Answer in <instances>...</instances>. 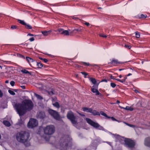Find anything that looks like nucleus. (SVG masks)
Returning a JSON list of instances; mask_svg holds the SVG:
<instances>
[{
    "mask_svg": "<svg viewBox=\"0 0 150 150\" xmlns=\"http://www.w3.org/2000/svg\"><path fill=\"white\" fill-rule=\"evenodd\" d=\"M13 106L20 116L23 115L27 111L31 110L33 107L32 101L27 99L23 101L21 103H16Z\"/></svg>",
    "mask_w": 150,
    "mask_h": 150,
    "instance_id": "obj_1",
    "label": "nucleus"
},
{
    "mask_svg": "<svg viewBox=\"0 0 150 150\" xmlns=\"http://www.w3.org/2000/svg\"><path fill=\"white\" fill-rule=\"evenodd\" d=\"M30 136L29 133L25 131H21L17 133L16 138L18 142L25 144L28 142Z\"/></svg>",
    "mask_w": 150,
    "mask_h": 150,
    "instance_id": "obj_2",
    "label": "nucleus"
},
{
    "mask_svg": "<svg viewBox=\"0 0 150 150\" xmlns=\"http://www.w3.org/2000/svg\"><path fill=\"white\" fill-rule=\"evenodd\" d=\"M69 137L64 136L62 137L59 141L60 148L61 150H69L71 146H69L68 139Z\"/></svg>",
    "mask_w": 150,
    "mask_h": 150,
    "instance_id": "obj_3",
    "label": "nucleus"
},
{
    "mask_svg": "<svg viewBox=\"0 0 150 150\" xmlns=\"http://www.w3.org/2000/svg\"><path fill=\"white\" fill-rule=\"evenodd\" d=\"M44 134L46 135H50L53 134L55 132V127L52 125L47 126L43 128Z\"/></svg>",
    "mask_w": 150,
    "mask_h": 150,
    "instance_id": "obj_4",
    "label": "nucleus"
},
{
    "mask_svg": "<svg viewBox=\"0 0 150 150\" xmlns=\"http://www.w3.org/2000/svg\"><path fill=\"white\" fill-rule=\"evenodd\" d=\"M48 112L49 114L54 119L57 120H59L60 119V116L57 112L50 109L48 110Z\"/></svg>",
    "mask_w": 150,
    "mask_h": 150,
    "instance_id": "obj_5",
    "label": "nucleus"
},
{
    "mask_svg": "<svg viewBox=\"0 0 150 150\" xmlns=\"http://www.w3.org/2000/svg\"><path fill=\"white\" fill-rule=\"evenodd\" d=\"M67 118L71 121L73 124L75 125L76 124L77 122L75 120L76 117L72 111L70 110L69 111L67 114Z\"/></svg>",
    "mask_w": 150,
    "mask_h": 150,
    "instance_id": "obj_6",
    "label": "nucleus"
},
{
    "mask_svg": "<svg viewBox=\"0 0 150 150\" xmlns=\"http://www.w3.org/2000/svg\"><path fill=\"white\" fill-rule=\"evenodd\" d=\"M124 142L125 146L129 148H133L135 146V142H134L129 139H125Z\"/></svg>",
    "mask_w": 150,
    "mask_h": 150,
    "instance_id": "obj_7",
    "label": "nucleus"
},
{
    "mask_svg": "<svg viewBox=\"0 0 150 150\" xmlns=\"http://www.w3.org/2000/svg\"><path fill=\"white\" fill-rule=\"evenodd\" d=\"M38 125V121L36 119L34 118H30L28 123V127L31 128L36 127Z\"/></svg>",
    "mask_w": 150,
    "mask_h": 150,
    "instance_id": "obj_8",
    "label": "nucleus"
},
{
    "mask_svg": "<svg viewBox=\"0 0 150 150\" xmlns=\"http://www.w3.org/2000/svg\"><path fill=\"white\" fill-rule=\"evenodd\" d=\"M86 120L87 123L96 128L100 127V125L98 123L93 121L90 119L86 118Z\"/></svg>",
    "mask_w": 150,
    "mask_h": 150,
    "instance_id": "obj_9",
    "label": "nucleus"
},
{
    "mask_svg": "<svg viewBox=\"0 0 150 150\" xmlns=\"http://www.w3.org/2000/svg\"><path fill=\"white\" fill-rule=\"evenodd\" d=\"M18 22L20 24L24 25L25 28L27 29H31L32 28V26L30 24L26 23L23 20L20 19H17Z\"/></svg>",
    "mask_w": 150,
    "mask_h": 150,
    "instance_id": "obj_10",
    "label": "nucleus"
},
{
    "mask_svg": "<svg viewBox=\"0 0 150 150\" xmlns=\"http://www.w3.org/2000/svg\"><path fill=\"white\" fill-rule=\"evenodd\" d=\"M122 63V62H119L117 59L114 58L112 59L111 61L108 63L109 64H111L114 66H118V64Z\"/></svg>",
    "mask_w": 150,
    "mask_h": 150,
    "instance_id": "obj_11",
    "label": "nucleus"
},
{
    "mask_svg": "<svg viewBox=\"0 0 150 150\" xmlns=\"http://www.w3.org/2000/svg\"><path fill=\"white\" fill-rule=\"evenodd\" d=\"M95 86L93 85L92 86V88H91V91L94 93H96V95H99L100 96H102V94L100 93L98 91V89L94 88Z\"/></svg>",
    "mask_w": 150,
    "mask_h": 150,
    "instance_id": "obj_12",
    "label": "nucleus"
},
{
    "mask_svg": "<svg viewBox=\"0 0 150 150\" xmlns=\"http://www.w3.org/2000/svg\"><path fill=\"white\" fill-rule=\"evenodd\" d=\"M100 114L102 115L107 117L108 119L111 118V120L113 121H117V120L115 118H114V117H110L108 116L103 111H100Z\"/></svg>",
    "mask_w": 150,
    "mask_h": 150,
    "instance_id": "obj_13",
    "label": "nucleus"
},
{
    "mask_svg": "<svg viewBox=\"0 0 150 150\" xmlns=\"http://www.w3.org/2000/svg\"><path fill=\"white\" fill-rule=\"evenodd\" d=\"M144 144L146 146L150 147V137L145 139L144 141Z\"/></svg>",
    "mask_w": 150,
    "mask_h": 150,
    "instance_id": "obj_14",
    "label": "nucleus"
},
{
    "mask_svg": "<svg viewBox=\"0 0 150 150\" xmlns=\"http://www.w3.org/2000/svg\"><path fill=\"white\" fill-rule=\"evenodd\" d=\"M45 114L44 112H40L38 114V117L39 118L41 119H43L45 117Z\"/></svg>",
    "mask_w": 150,
    "mask_h": 150,
    "instance_id": "obj_15",
    "label": "nucleus"
},
{
    "mask_svg": "<svg viewBox=\"0 0 150 150\" xmlns=\"http://www.w3.org/2000/svg\"><path fill=\"white\" fill-rule=\"evenodd\" d=\"M93 109L91 108H88L86 107H83L82 108V110L84 112H87L91 113Z\"/></svg>",
    "mask_w": 150,
    "mask_h": 150,
    "instance_id": "obj_16",
    "label": "nucleus"
},
{
    "mask_svg": "<svg viewBox=\"0 0 150 150\" xmlns=\"http://www.w3.org/2000/svg\"><path fill=\"white\" fill-rule=\"evenodd\" d=\"M120 107L121 109H123L127 110H129L130 111H132L134 110V108H133L129 106H126L125 108L121 106H120Z\"/></svg>",
    "mask_w": 150,
    "mask_h": 150,
    "instance_id": "obj_17",
    "label": "nucleus"
},
{
    "mask_svg": "<svg viewBox=\"0 0 150 150\" xmlns=\"http://www.w3.org/2000/svg\"><path fill=\"white\" fill-rule=\"evenodd\" d=\"M91 113L93 115H100V112H98L96 110H93L92 109Z\"/></svg>",
    "mask_w": 150,
    "mask_h": 150,
    "instance_id": "obj_18",
    "label": "nucleus"
},
{
    "mask_svg": "<svg viewBox=\"0 0 150 150\" xmlns=\"http://www.w3.org/2000/svg\"><path fill=\"white\" fill-rule=\"evenodd\" d=\"M21 71L23 74H28L30 75H31V72H29L28 71L24 69L21 70Z\"/></svg>",
    "mask_w": 150,
    "mask_h": 150,
    "instance_id": "obj_19",
    "label": "nucleus"
},
{
    "mask_svg": "<svg viewBox=\"0 0 150 150\" xmlns=\"http://www.w3.org/2000/svg\"><path fill=\"white\" fill-rule=\"evenodd\" d=\"M51 32V30L44 31H42V33L44 36H47L49 35Z\"/></svg>",
    "mask_w": 150,
    "mask_h": 150,
    "instance_id": "obj_20",
    "label": "nucleus"
},
{
    "mask_svg": "<svg viewBox=\"0 0 150 150\" xmlns=\"http://www.w3.org/2000/svg\"><path fill=\"white\" fill-rule=\"evenodd\" d=\"M34 62L36 63L37 67L38 68H41L43 66L42 64L40 62L34 61Z\"/></svg>",
    "mask_w": 150,
    "mask_h": 150,
    "instance_id": "obj_21",
    "label": "nucleus"
},
{
    "mask_svg": "<svg viewBox=\"0 0 150 150\" xmlns=\"http://www.w3.org/2000/svg\"><path fill=\"white\" fill-rule=\"evenodd\" d=\"M138 16L139 19H143L146 18L147 17V16L146 14L143 15L142 14L138 15Z\"/></svg>",
    "mask_w": 150,
    "mask_h": 150,
    "instance_id": "obj_22",
    "label": "nucleus"
},
{
    "mask_svg": "<svg viewBox=\"0 0 150 150\" xmlns=\"http://www.w3.org/2000/svg\"><path fill=\"white\" fill-rule=\"evenodd\" d=\"M26 61L29 63L30 62H34L35 61H34L33 59L30 57H26Z\"/></svg>",
    "mask_w": 150,
    "mask_h": 150,
    "instance_id": "obj_23",
    "label": "nucleus"
},
{
    "mask_svg": "<svg viewBox=\"0 0 150 150\" xmlns=\"http://www.w3.org/2000/svg\"><path fill=\"white\" fill-rule=\"evenodd\" d=\"M115 140L116 141H120L122 137L120 136L119 135L117 134L115 135Z\"/></svg>",
    "mask_w": 150,
    "mask_h": 150,
    "instance_id": "obj_24",
    "label": "nucleus"
},
{
    "mask_svg": "<svg viewBox=\"0 0 150 150\" xmlns=\"http://www.w3.org/2000/svg\"><path fill=\"white\" fill-rule=\"evenodd\" d=\"M3 123L7 127H9L11 126L10 122L7 120L4 121Z\"/></svg>",
    "mask_w": 150,
    "mask_h": 150,
    "instance_id": "obj_25",
    "label": "nucleus"
},
{
    "mask_svg": "<svg viewBox=\"0 0 150 150\" xmlns=\"http://www.w3.org/2000/svg\"><path fill=\"white\" fill-rule=\"evenodd\" d=\"M34 96L38 99L42 100L43 99V98L41 96L36 93H34Z\"/></svg>",
    "mask_w": 150,
    "mask_h": 150,
    "instance_id": "obj_26",
    "label": "nucleus"
},
{
    "mask_svg": "<svg viewBox=\"0 0 150 150\" xmlns=\"http://www.w3.org/2000/svg\"><path fill=\"white\" fill-rule=\"evenodd\" d=\"M53 105L56 107L57 108H60V105L58 102H56L54 103L53 104Z\"/></svg>",
    "mask_w": 150,
    "mask_h": 150,
    "instance_id": "obj_27",
    "label": "nucleus"
},
{
    "mask_svg": "<svg viewBox=\"0 0 150 150\" xmlns=\"http://www.w3.org/2000/svg\"><path fill=\"white\" fill-rule=\"evenodd\" d=\"M90 80L93 84H95L96 83L97 81L96 79L95 78H91L90 79Z\"/></svg>",
    "mask_w": 150,
    "mask_h": 150,
    "instance_id": "obj_28",
    "label": "nucleus"
},
{
    "mask_svg": "<svg viewBox=\"0 0 150 150\" xmlns=\"http://www.w3.org/2000/svg\"><path fill=\"white\" fill-rule=\"evenodd\" d=\"M17 57L23 58V59H25V57L24 55H23L19 53H18L17 54Z\"/></svg>",
    "mask_w": 150,
    "mask_h": 150,
    "instance_id": "obj_29",
    "label": "nucleus"
},
{
    "mask_svg": "<svg viewBox=\"0 0 150 150\" xmlns=\"http://www.w3.org/2000/svg\"><path fill=\"white\" fill-rule=\"evenodd\" d=\"M62 34H64V35H69V33L68 31L67 30H64L63 31V33Z\"/></svg>",
    "mask_w": 150,
    "mask_h": 150,
    "instance_id": "obj_30",
    "label": "nucleus"
},
{
    "mask_svg": "<svg viewBox=\"0 0 150 150\" xmlns=\"http://www.w3.org/2000/svg\"><path fill=\"white\" fill-rule=\"evenodd\" d=\"M135 36L137 38H139L140 37V33L137 31L135 32Z\"/></svg>",
    "mask_w": 150,
    "mask_h": 150,
    "instance_id": "obj_31",
    "label": "nucleus"
},
{
    "mask_svg": "<svg viewBox=\"0 0 150 150\" xmlns=\"http://www.w3.org/2000/svg\"><path fill=\"white\" fill-rule=\"evenodd\" d=\"M58 4L56 3L54 4H49L48 3L47 4V5L48 6H58Z\"/></svg>",
    "mask_w": 150,
    "mask_h": 150,
    "instance_id": "obj_32",
    "label": "nucleus"
},
{
    "mask_svg": "<svg viewBox=\"0 0 150 150\" xmlns=\"http://www.w3.org/2000/svg\"><path fill=\"white\" fill-rule=\"evenodd\" d=\"M64 30L62 28H59L58 29L57 31L61 34H62Z\"/></svg>",
    "mask_w": 150,
    "mask_h": 150,
    "instance_id": "obj_33",
    "label": "nucleus"
},
{
    "mask_svg": "<svg viewBox=\"0 0 150 150\" xmlns=\"http://www.w3.org/2000/svg\"><path fill=\"white\" fill-rule=\"evenodd\" d=\"M18 26L16 25H12L11 28V29L13 30L18 28Z\"/></svg>",
    "mask_w": 150,
    "mask_h": 150,
    "instance_id": "obj_34",
    "label": "nucleus"
},
{
    "mask_svg": "<svg viewBox=\"0 0 150 150\" xmlns=\"http://www.w3.org/2000/svg\"><path fill=\"white\" fill-rule=\"evenodd\" d=\"M81 73L84 75V77L86 78V76L88 75V73L85 72H81Z\"/></svg>",
    "mask_w": 150,
    "mask_h": 150,
    "instance_id": "obj_35",
    "label": "nucleus"
},
{
    "mask_svg": "<svg viewBox=\"0 0 150 150\" xmlns=\"http://www.w3.org/2000/svg\"><path fill=\"white\" fill-rule=\"evenodd\" d=\"M82 63L85 66H90L91 65L88 63L86 62H82Z\"/></svg>",
    "mask_w": 150,
    "mask_h": 150,
    "instance_id": "obj_36",
    "label": "nucleus"
},
{
    "mask_svg": "<svg viewBox=\"0 0 150 150\" xmlns=\"http://www.w3.org/2000/svg\"><path fill=\"white\" fill-rule=\"evenodd\" d=\"M8 92L11 95H14L15 94V93L13 91L9 90H8Z\"/></svg>",
    "mask_w": 150,
    "mask_h": 150,
    "instance_id": "obj_37",
    "label": "nucleus"
},
{
    "mask_svg": "<svg viewBox=\"0 0 150 150\" xmlns=\"http://www.w3.org/2000/svg\"><path fill=\"white\" fill-rule=\"evenodd\" d=\"M110 86L113 88H115L116 86V84L115 83L112 82L110 83Z\"/></svg>",
    "mask_w": 150,
    "mask_h": 150,
    "instance_id": "obj_38",
    "label": "nucleus"
},
{
    "mask_svg": "<svg viewBox=\"0 0 150 150\" xmlns=\"http://www.w3.org/2000/svg\"><path fill=\"white\" fill-rule=\"evenodd\" d=\"M124 47L126 48H127L128 49H130L131 47L130 46L128 45H125L124 46Z\"/></svg>",
    "mask_w": 150,
    "mask_h": 150,
    "instance_id": "obj_39",
    "label": "nucleus"
},
{
    "mask_svg": "<svg viewBox=\"0 0 150 150\" xmlns=\"http://www.w3.org/2000/svg\"><path fill=\"white\" fill-rule=\"evenodd\" d=\"M99 36L100 37H103V38H106L107 37V36L106 35H105L103 34H100L99 35Z\"/></svg>",
    "mask_w": 150,
    "mask_h": 150,
    "instance_id": "obj_40",
    "label": "nucleus"
},
{
    "mask_svg": "<svg viewBox=\"0 0 150 150\" xmlns=\"http://www.w3.org/2000/svg\"><path fill=\"white\" fill-rule=\"evenodd\" d=\"M15 83V82L13 81H11L10 82V84L12 86H14Z\"/></svg>",
    "mask_w": 150,
    "mask_h": 150,
    "instance_id": "obj_41",
    "label": "nucleus"
},
{
    "mask_svg": "<svg viewBox=\"0 0 150 150\" xmlns=\"http://www.w3.org/2000/svg\"><path fill=\"white\" fill-rule=\"evenodd\" d=\"M34 40H35V39H34V38L33 37H32V38H30L29 39V40L30 41V42H32V41H34Z\"/></svg>",
    "mask_w": 150,
    "mask_h": 150,
    "instance_id": "obj_42",
    "label": "nucleus"
},
{
    "mask_svg": "<svg viewBox=\"0 0 150 150\" xmlns=\"http://www.w3.org/2000/svg\"><path fill=\"white\" fill-rule=\"evenodd\" d=\"M108 82V80H107L105 79H103L102 80L100 81V82Z\"/></svg>",
    "mask_w": 150,
    "mask_h": 150,
    "instance_id": "obj_43",
    "label": "nucleus"
},
{
    "mask_svg": "<svg viewBox=\"0 0 150 150\" xmlns=\"http://www.w3.org/2000/svg\"><path fill=\"white\" fill-rule=\"evenodd\" d=\"M84 24H85V25H86V26H90V23L88 22H85L84 23Z\"/></svg>",
    "mask_w": 150,
    "mask_h": 150,
    "instance_id": "obj_44",
    "label": "nucleus"
},
{
    "mask_svg": "<svg viewBox=\"0 0 150 150\" xmlns=\"http://www.w3.org/2000/svg\"><path fill=\"white\" fill-rule=\"evenodd\" d=\"M43 61L45 63H46L48 62V60L47 59L45 58H44L43 59Z\"/></svg>",
    "mask_w": 150,
    "mask_h": 150,
    "instance_id": "obj_45",
    "label": "nucleus"
},
{
    "mask_svg": "<svg viewBox=\"0 0 150 150\" xmlns=\"http://www.w3.org/2000/svg\"><path fill=\"white\" fill-rule=\"evenodd\" d=\"M3 96V93L0 90V97H2Z\"/></svg>",
    "mask_w": 150,
    "mask_h": 150,
    "instance_id": "obj_46",
    "label": "nucleus"
},
{
    "mask_svg": "<svg viewBox=\"0 0 150 150\" xmlns=\"http://www.w3.org/2000/svg\"><path fill=\"white\" fill-rule=\"evenodd\" d=\"M125 82V79H120V82H121L122 83H124Z\"/></svg>",
    "mask_w": 150,
    "mask_h": 150,
    "instance_id": "obj_47",
    "label": "nucleus"
},
{
    "mask_svg": "<svg viewBox=\"0 0 150 150\" xmlns=\"http://www.w3.org/2000/svg\"><path fill=\"white\" fill-rule=\"evenodd\" d=\"M74 31H80V30L79 29H75L74 30Z\"/></svg>",
    "mask_w": 150,
    "mask_h": 150,
    "instance_id": "obj_48",
    "label": "nucleus"
},
{
    "mask_svg": "<svg viewBox=\"0 0 150 150\" xmlns=\"http://www.w3.org/2000/svg\"><path fill=\"white\" fill-rule=\"evenodd\" d=\"M44 138L46 141H48L49 140V138H46V137H45Z\"/></svg>",
    "mask_w": 150,
    "mask_h": 150,
    "instance_id": "obj_49",
    "label": "nucleus"
},
{
    "mask_svg": "<svg viewBox=\"0 0 150 150\" xmlns=\"http://www.w3.org/2000/svg\"><path fill=\"white\" fill-rule=\"evenodd\" d=\"M34 35L32 34H31V33H29L28 34V35H27V36H33Z\"/></svg>",
    "mask_w": 150,
    "mask_h": 150,
    "instance_id": "obj_50",
    "label": "nucleus"
},
{
    "mask_svg": "<svg viewBox=\"0 0 150 150\" xmlns=\"http://www.w3.org/2000/svg\"><path fill=\"white\" fill-rule=\"evenodd\" d=\"M21 45H24V46H27V45H28L27 44V43H23L21 44Z\"/></svg>",
    "mask_w": 150,
    "mask_h": 150,
    "instance_id": "obj_51",
    "label": "nucleus"
},
{
    "mask_svg": "<svg viewBox=\"0 0 150 150\" xmlns=\"http://www.w3.org/2000/svg\"><path fill=\"white\" fill-rule=\"evenodd\" d=\"M126 124H127V125H128V126H130V127H133V126H134V125H132L129 124H128V123H127Z\"/></svg>",
    "mask_w": 150,
    "mask_h": 150,
    "instance_id": "obj_52",
    "label": "nucleus"
},
{
    "mask_svg": "<svg viewBox=\"0 0 150 150\" xmlns=\"http://www.w3.org/2000/svg\"><path fill=\"white\" fill-rule=\"evenodd\" d=\"M21 87L22 89H24L25 88V86H22Z\"/></svg>",
    "mask_w": 150,
    "mask_h": 150,
    "instance_id": "obj_53",
    "label": "nucleus"
},
{
    "mask_svg": "<svg viewBox=\"0 0 150 150\" xmlns=\"http://www.w3.org/2000/svg\"><path fill=\"white\" fill-rule=\"evenodd\" d=\"M132 75V74L131 73H129L128 74L126 75V76H129Z\"/></svg>",
    "mask_w": 150,
    "mask_h": 150,
    "instance_id": "obj_54",
    "label": "nucleus"
},
{
    "mask_svg": "<svg viewBox=\"0 0 150 150\" xmlns=\"http://www.w3.org/2000/svg\"><path fill=\"white\" fill-rule=\"evenodd\" d=\"M115 80L117 81H119V82H120V79H115Z\"/></svg>",
    "mask_w": 150,
    "mask_h": 150,
    "instance_id": "obj_55",
    "label": "nucleus"
},
{
    "mask_svg": "<svg viewBox=\"0 0 150 150\" xmlns=\"http://www.w3.org/2000/svg\"><path fill=\"white\" fill-rule=\"evenodd\" d=\"M134 91L136 93H137L139 92V91H138L137 90H134Z\"/></svg>",
    "mask_w": 150,
    "mask_h": 150,
    "instance_id": "obj_56",
    "label": "nucleus"
},
{
    "mask_svg": "<svg viewBox=\"0 0 150 150\" xmlns=\"http://www.w3.org/2000/svg\"><path fill=\"white\" fill-rule=\"evenodd\" d=\"M39 59L41 60H43V59H44V58H42V57H39Z\"/></svg>",
    "mask_w": 150,
    "mask_h": 150,
    "instance_id": "obj_57",
    "label": "nucleus"
},
{
    "mask_svg": "<svg viewBox=\"0 0 150 150\" xmlns=\"http://www.w3.org/2000/svg\"><path fill=\"white\" fill-rule=\"evenodd\" d=\"M9 82V81L8 80H6L5 81V83H8Z\"/></svg>",
    "mask_w": 150,
    "mask_h": 150,
    "instance_id": "obj_58",
    "label": "nucleus"
},
{
    "mask_svg": "<svg viewBox=\"0 0 150 150\" xmlns=\"http://www.w3.org/2000/svg\"><path fill=\"white\" fill-rule=\"evenodd\" d=\"M124 69H119V70L120 71H121L123 70Z\"/></svg>",
    "mask_w": 150,
    "mask_h": 150,
    "instance_id": "obj_59",
    "label": "nucleus"
},
{
    "mask_svg": "<svg viewBox=\"0 0 150 150\" xmlns=\"http://www.w3.org/2000/svg\"><path fill=\"white\" fill-rule=\"evenodd\" d=\"M79 114L80 115H81V116H85V115H83V114H81L80 113H79Z\"/></svg>",
    "mask_w": 150,
    "mask_h": 150,
    "instance_id": "obj_60",
    "label": "nucleus"
},
{
    "mask_svg": "<svg viewBox=\"0 0 150 150\" xmlns=\"http://www.w3.org/2000/svg\"><path fill=\"white\" fill-rule=\"evenodd\" d=\"M111 78L112 79H115L112 76L111 77Z\"/></svg>",
    "mask_w": 150,
    "mask_h": 150,
    "instance_id": "obj_61",
    "label": "nucleus"
},
{
    "mask_svg": "<svg viewBox=\"0 0 150 150\" xmlns=\"http://www.w3.org/2000/svg\"><path fill=\"white\" fill-rule=\"evenodd\" d=\"M117 103H120V101H119L118 100H117Z\"/></svg>",
    "mask_w": 150,
    "mask_h": 150,
    "instance_id": "obj_62",
    "label": "nucleus"
},
{
    "mask_svg": "<svg viewBox=\"0 0 150 150\" xmlns=\"http://www.w3.org/2000/svg\"><path fill=\"white\" fill-rule=\"evenodd\" d=\"M38 134H40V130H39V131H38Z\"/></svg>",
    "mask_w": 150,
    "mask_h": 150,
    "instance_id": "obj_63",
    "label": "nucleus"
},
{
    "mask_svg": "<svg viewBox=\"0 0 150 150\" xmlns=\"http://www.w3.org/2000/svg\"><path fill=\"white\" fill-rule=\"evenodd\" d=\"M119 77L120 78H121L122 77V75H120L119 76Z\"/></svg>",
    "mask_w": 150,
    "mask_h": 150,
    "instance_id": "obj_64",
    "label": "nucleus"
}]
</instances>
